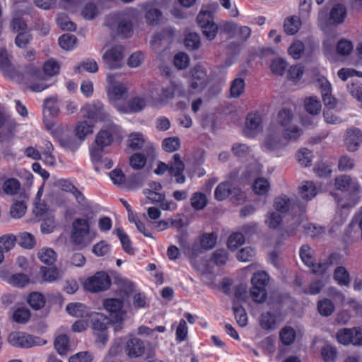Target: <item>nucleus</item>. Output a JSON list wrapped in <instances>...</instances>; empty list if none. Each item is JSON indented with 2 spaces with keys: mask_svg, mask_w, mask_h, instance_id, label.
<instances>
[{
  "mask_svg": "<svg viewBox=\"0 0 362 362\" xmlns=\"http://www.w3.org/2000/svg\"><path fill=\"white\" fill-rule=\"evenodd\" d=\"M60 66L59 63L54 59L47 60L43 66V72L37 67L28 66L25 68L23 74V78L31 83L30 89L34 92H40L48 87L44 83L46 80V75L54 76L59 74Z\"/></svg>",
  "mask_w": 362,
  "mask_h": 362,
  "instance_id": "nucleus-1",
  "label": "nucleus"
},
{
  "mask_svg": "<svg viewBox=\"0 0 362 362\" xmlns=\"http://www.w3.org/2000/svg\"><path fill=\"white\" fill-rule=\"evenodd\" d=\"M59 106L56 98H47L44 102V122L47 130L50 131L54 136H56L61 145L66 148H71L69 139H61L63 133V128L57 127L56 124L49 120V119L56 117L59 113Z\"/></svg>",
  "mask_w": 362,
  "mask_h": 362,
  "instance_id": "nucleus-2",
  "label": "nucleus"
},
{
  "mask_svg": "<svg viewBox=\"0 0 362 362\" xmlns=\"http://www.w3.org/2000/svg\"><path fill=\"white\" fill-rule=\"evenodd\" d=\"M93 218V213L90 211L83 215V218H76L71 226V238L73 243L81 249L88 245L92 239L89 238L90 226Z\"/></svg>",
  "mask_w": 362,
  "mask_h": 362,
  "instance_id": "nucleus-3",
  "label": "nucleus"
},
{
  "mask_svg": "<svg viewBox=\"0 0 362 362\" xmlns=\"http://www.w3.org/2000/svg\"><path fill=\"white\" fill-rule=\"evenodd\" d=\"M124 350L129 358H136L142 356L146 351L144 341H124L122 344L115 343L110 349L109 354L115 356Z\"/></svg>",
  "mask_w": 362,
  "mask_h": 362,
  "instance_id": "nucleus-4",
  "label": "nucleus"
},
{
  "mask_svg": "<svg viewBox=\"0 0 362 362\" xmlns=\"http://www.w3.org/2000/svg\"><path fill=\"white\" fill-rule=\"evenodd\" d=\"M134 10L129 9L113 15L112 19L117 26V33L124 38L131 36L133 31Z\"/></svg>",
  "mask_w": 362,
  "mask_h": 362,
  "instance_id": "nucleus-5",
  "label": "nucleus"
},
{
  "mask_svg": "<svg viewBox=\"0 0 362 362\" xmlns=\"http://www.w3.org/2000/svg\"><path fill=\"white\" fill-rule=\"evenodd\" d=\"M117 130L116 125H110V129H101L97 134L95 138V145L90 151V155L94 160H99L101 158V153L104 147L111 144L112 141V132Z\"/></svg>",
  "mask_w": 362,
  "mask_h": 362,
  "instance_id": "nucleus-6",
  "label": "nucleus"
},
{
  "mask_svg": "<svg viewBox=\"0 0 362 362\" xmlns=\"http://www.w3.org/2000/svg\"><path fill=\"white\" fill-rule=\"evenodd\" d=\"M229 196H231L238 204L243 202L245 199V193L238 188L233 187L230 182H222L218 184L215 189L214 198L221 202Z\"/></svg>",
  "mask_w": 362,
  "mask_h": 362,
  "instance_id": "nucleus-7",
  "label": "nucleus"
},
{
  "mask_svg": "<svg viewBox=\"0 0 362 362\" xmlns=\"http://www.w3.org/2000/svg\"><path fill=\"white\" fill-rule=\"evenodd\" d=\"M111 284L109 275L105 272H97L95 275L88 278L84 282L86 290L96 293L108 289Z\"/></svg>",
  "mask_w": 362,
  "mask_h": 362,
  "instance_id": "nucleus-8",
  "label": "nucleus"
},
{
  "mask_svg": "<svg viewBox=\"0 0 362 362\" xmlns=\"http://www.w3.org/2000/svg\"><path fill=\"white\" fill-rule=\"evenodd\" d=\"M107 91L109 99L112 102H116L122 99L127 93V86L117 80V76L108 74L107 75Z\"/></svg>",
  "mask_w": 362,
  "mask_h": 362,
  "instance_id": "nucleus-9",
  "label": "nucleus"
},
{
  "mask_svg": "<svg viewBox=\"0 0 362 362\" xmlns=\"http://www.w3.org/2000/svg\"><path fill=\"white\" fill-rule=\"evenodd\" d=\"M335 186L337 189L341 191H346L348 189H350L352 191L351 194V203L350 205H355L359 200L361 187L356 182L352 181L350 176L342 175L336 177Z\"/></svg>",
  "mask_w": 362,
  "mask_h": 362,
  "instance_id": "nucleus-10",
  "label": "nucleus"
},
{
  "mask_svg": "<svg viewBox=\"0 0 362 362\" xmlns=\"http://www.w3.org/2000/svg\"><path fill=\"white\" fill-rule=\"evenodd\" d=\"M158 5L157 0H151L143 5L145 22L148 25L156 26L163 19V13L157 8Z\"/></svg>",
  "mask_w": 362,
  "mask_h": 362,
  "instance_id": "nucleus-11",
  "label": "nucleus"
},
{
  "mask_svg": "<svg viewBox=\"0 0 362 362\" xmlns=\"http://www.w3.org/2000/svg\"><path fill=\"white\" fill-rule=\"evenodd\" d=\"M124 47L121 45H116L106 51L103 59L109 69H118L124 57Z\"/></svg>",
  "mask_w": 362,
  "mask_h": 362,
  "instance_id": "nucleus-12",
  "label": "nucleus"
},
{
  "mask_svg": "<svg viewBox=\"0 0 362 362\" xmlns=\"http://www.w3.org/2000/svg\"><path fill=\"white\" fill-rule=\"evenodd\" d=\"M105 310L110 313L111 321L122 322L126 317V312L122 310L123 301L119 298H109L103 301Z\"/></svg>",
  "mask_w": 362,
  "mask_h": 362,
  "instance_id": "nucleus-13",
  "label": "nucleus"
},
{
  "mask_svg": "<svg viewBox=\"0 0 362 362\" xmlns=\"http://www.w3.org/2000/svg\"><path fill=\"white\" fill-rule=\"evenodd\" d=\"M191 73L190 88L193 92L202 91L209 82L206 70L202 66H197L192 70Z\"/></svg>",
  "mask_w": 362,
  "mask_h": 362,
  "instance_id": "nucleus-14",
  "label": "nucleus"
},
{
  "mask_svg": "<svg viewBox=\"0 0 362 362\" xmlns=\"http://www.w3.org/2000/svg\"><path fill=\"white\" fill-rule=\"evenodd\" d=\"M128 146L133 150H139L143 148L146 155H151L154 151V147L151 144H146L142 134L134 132L129 134L128 138Z\"/></svg>",
  "mask_w": 362,
  "mask_h": 362,
  "instance_id": "nucleus-15",
  "label": "nucleus"
},
{
  "mask_svg": "<svg viewBox=\"0 0 362 362\" xmlns=\"http://www.w3.org/2000/svg\"><path fill=\"white\" fill-rule=\"evenodd\" d=\"M173 160L169 165V173L171 176L175 177V181L178 184H183L186 177L183 175L185 170V164L181 160V156L179 153H175L173 157Z\"/></svg>",
  "mask_w": 362,
  "mask_h": 362,
  "instance_id": "nucleus-16",
  "label": "nucleus"
},
{
  "mask_svg": "<svg viewBox=\"0 0 362 362\" xmlns=\"http://www.w3.org/2000/svg\"><path fill=\"white\" fill-rule=\"evenodd\" d=\"M84 110L86 112L85 116L95 121L105 120L109 116L105 111L103 105L98 101L86 105Z\"/></svg>",
  "mask_w": 362,
  "mask_h": 362,
  "instance_id": "nucleus-17",
  "label": "nucleus"
},
{
  "mask_svg": "<svg viewBox=\"0 0 362 362\" xmlns=\"http://www.w3.org/2000/svg\"><path fill=\"white\" fill-rule=\"evenodd\" d=\"M92 327L95 331H100L103 334V339H107L108 336L105 333L107 327L109 320L103 314L94 313L90 315Z\"/></svg>",
  "mask_w": 362,
  "mask_h": 362,
  "instance_id": "nucleus-18",
  "label": "nucleus"
},
{
  "mask_svg": "<svg viewBox=\"0 0 362 362\" xmlns=\"http://www.w3.org/2000/svg\"><path fill=\"white\" fill-rule=\"evenodd\" d=\"M278 356L284 357L288 354H296L301 348L300 341H277Z\"/></svg>",
  "mask_w": 362,
  "mask_h": 362,
  "instance_id": "nucleus-19",
  "label": "nucleus"
},
{
  "mask_svg": "<svg viewBox=\"0 0 362 362\" xmlns=\"http://www.w3.org/2000/svg\"><path fill=\"white\" fill-rule=\"evenodd\" d=\"M362 140V134L358 129H350L345 136V144L349 151L357 150Z\"/></svg>",
  "mask_w": 362,
  "mask_h": 362,
  "instance_id": "nucleus-20",
  "label": "nucleus"
},
{
  "mask_svg": "<svg viewBox=\"0 0 362 362\" xmlns=\"http://www.w3.org/2000/svg\"><path fill=\"white\" fill-rule=\"evenodd\" d=\"M262 117L257 113H250L246 118L245 134L248 136H253L252 131H259L262 129Z\"/></svg>",
  "mask_w": 362,
  "mask_h": 362,
  "instance_id": "nucleus-21",
  "label": "nucleus"
},
{
  "mask_svg": "<svg viewBox=\"0 0 362 362\" xmlns=\"http://www.w3.org/2000/svg\"><path fill=\"white\" fill-rule=\"evenodd\" d=\"M301 198L305 201H310L317 193L315 185L311 181H304L298 187Z\"/></svg>",
  "mask_w": 362,
  "mask_h": 362,
  "instance_id": "nucleus-22",
  "label": "nucleus"
},
{
  "mask_svg": "<svg viewBox=\"0 0 362 362\" xmlns=\"http://www.w3.org/2000/svg\"><path fill=\"white\" fill-rule=\"evenodd\" d=\"M16 238L18 245L24 249L30 250L36 245L37 240L35 235L28 232H21Z\"/></svg>",
  "mask_w": 362,
  "mask_h": 362,
  "instance_id": "nucleus-23",
  "label": "nucleus"
},
{
  "mask_svg": "<svg viewBox=\"0 0 362 362\" xmlns=\"http://www.w3.org/2000/svg\"><path fill=\"white\" fill-rule=\"evenodd\" d=\"M273 207L278 212L287 213L292 207L291 199L286 194H281L274 200Z\"/></svg>",
  "mask_w": 362,
  "mask_h": 362,
  "instance_id": "nucleus-24",
  "label": "nucleus"
},
{
  "mask_svg": "<svg viewBox=\"0 0 362 362\" xmlns=\"http://www.w3.org/2000/svg\"><path fill=\"white\" fill-rule=\"evenodd\" d=\"M337 339H362L361 329L359 327L343 328L336 334Z\"/></svg>",
  "mask_w": 362,
  "mask_h": 362,
  "instance_id": "nucleus-25",
  "label": "nucleus"
},
{
  "mask_svg": "<svg viewBox=\"0 0 362 362\" xmlns=\"http://www.w3.org/2000/svg\"><path fill=\"white\" fill-rule=\"evenodd\" d=\"M259 325L267 331L275 329L278 326L276 315L271 312L263 313L260 316Z\"/></svg>",
  "mask_w": 362,
  "mask_h": 362,
  "instance_id": "nucleus-26",
  "label": "nucleus"
},
{
  "mask_svg": "<svg viewBox=\"0 0 362 362\" xmlns=\"http://www.w3.org/2000/svg\"><path fill=\"white\" fill-rule=\"evenodd\" d=\"M346 8L341 4L334 5L330 11L329 18L335 24L341 23L346 16Z\"/></svg>",
  "mask_w": 362,
  "mask_h": 362,
  "instance_id": "nucleus-27",
  "label": "nucleus"
},
{
  "mask_svg": "<svg viewBox=\"0 0 362 362\" xmlns=\"http://www.w3.org/2000/svg\"><path fill=\"white\" fill-rule=\"evenodd\" d=\"M37 257L42 263L52 265L56 262L57 255L53 249L43 247L39 250Z\"/></svg>",
  "mask_w": 362,
  "mask_h": 362,
  "instance_id": "nucleus-28",
  "label": "nucleus"
},
{
  "mask_svg": "<svg viewBox=\"0 0 362 362\" xmlns=\"http://www.w3.org/2000/svg\"><path fill=\"white\" fill-rule=\"evenodd\" d=\"M317 308L322 316L328 317L334 313L335 306L331 300L323 298L317 301Z\"/></svg>",
  "mask_w": 362,
  "mask_h": 362,
  "instance_id": "nucleus-29",
  "label": "nucleus"
},
{
  "mask_svg": "<svg viewBox=\"0 0 362 362\" xmlns=\"http://www.w3.org/2000/svg\"><path fill=\"white\" fill-rule=\"evenodd\" d=\"M301 25L300 20L297 16L286 18L284 23V30L287 35H294Z\"/></svg>",
  "mask_w": 362,
  "mask_h": 362,
  "instance_id": "nucleus-30",
  "label": "nucleus"
},
{
  "mask_svg": "<svg viewBox=\"0 0 362 362\" xmlns=\"http://www.w3.org/2000/svg\"><path fill=\"white\" fill-rule=\"evenodd\" d=\"M303 337L301 329H295L291 326H284L279 332V339H295Z\"/></svg>",
  "mask_w": 362,
  "mask_h": 362,
  "instance_id": "nucleus-31",
  "label": "nucleus"
},
{
  "mask_svg": "<svg viewBox=\"0 0 362 362\" xmlns=\"http://www.w3.org/2000/svg\"><path fill=\"white\" fill-rule=\"evenodd\" d=\"M66 312L71 316L76 317H83L88 315L86 306L80 303H71L66 305Z\"/></svg>",
  "mask_w": 362,
  "mask_h": 362,
  "instance_id": "nucleus-32",
  "label": "nucleus"
},
{
  "mask_svg": "<svg viewBox=\"0 0 362 362\" xmlns=\"http://www.w3.org/2000/svg\"><path fill=\"white\" fill-rule=\"evenodd\" d=\"M93 125L87 121L78 122L75 127V135L81 140L93 133Z\"/></svg>",
  "mask_w": 362,
  "mask_h": 362,
  "instance_id": "nucleus-33",
  "label": "nucleus"
},
{
  "mask_svg": "<svg viewBox=\"0 0 362 362\" xmlns=\"http://www.w3.org/2000/svg\"><path fill=\"white\" fill-rule=\"evenodd\" d=\"M264 146L269 151H273L281 148L283 144L281 141L280 136L277 134H269L264 141Z\"/></svg>",
  "mask_w": 362,
  "mask_h": 362,
  "instance_id": "nucleus-34",
  "label": "nucleus"
},
{
  "mask_svg": "<svg viewBox=\"0 0 362 362\" xmlns=\"http://www.w3.org/2000/svg\"><path fill=\"white\" fill-rule=\"evenodd\" d=\"M17 243L16 235L9 233L0 237V248L4 252H8L12 250Z\"/></svg>",
  "mask_w": 362,
  "mask_h": 362,
  "instance_id": "nucleus-35",
  "label": "nucleus"
},
{
  "mask_svg": "<svg viewBox=\"0 0 362 362\" xmlns=\"http://www.w3.org/2000/svg\"><path fill=\"white\" fill-rule=\"evenodd\" d=\"M28 303L32 308L38 310L44 307L45 298L42 293L33 292L29 295Z\"/></svg>",
  "mask_w": 362,
  "mask_h": 362,
  "instance_id": "nucleus-36",
  "label": "nucleus"
},
{
  "mask_svg": "<svg viewBox=\"0 0 362 362\" xmlns=\"http://www.w3.org/2000/svg\"><path fill=\"white\" fill-rule=\"evenodd\" d=\"M334 279L341 286H348L350 283L349 274L344 267H338L334 272Z\"/></svg>",
  "mask_w": 362,
  "mask_h": 362,
  "instance_id": "nucleus-37",
  "label": "nucleus"
},
{
  "mask_svg": "<svg viewBox=\"0 0 362 362\" xmlns=\"http://www.w3.org/2000/svg\"><path fill=\"white\" fill-rule=\"evenodd\" d=\"M245 81L242 78H235L230 85V93L233 98H239L245 90Z\"/></svg>",
  "mask_w": 362,
  "mask_h": 362,
  "instance_id": "nucleus-38",
  "label": "nucleus"
},
{
  "mask_svg": "<svg viewBox=\"0 0 362 362\" xmlns=\"http://www.w3.org/2000/svg\"><path fill=\"white\" fill-rule=\"evenodd\" d=\"M216 239L214 233H204L199 238V245L202 249L211 250L216 245Z\"/></svg>",
  "mask_w": 362,
  "mask_h": 362,
  "instance_id": "nucleus-39",
  "label": "nucleus"
},
{
  "mask_svg": "<svg viewBox=\"0 0 362 362\" xmlns=\"http://www.w3.org/2000/svg\"><path fill=\"white\" fill-rule=\"evenodd\" d=\"M293 118V114L290 109L282 108L277 115V123L281 127L288 126Z\"/></svg>",
  "mask_w": 362,
  "mask_h": 362,
  "instance_id": "nucleus-40",
  "label": "nucleus"
},
{
  "mask_svg": "<svg viewBox=\"0 0 362 362\" xmlns=\"http://www.w3.org/2000/svg\"><path fill=\"white\" fill-rule=\"evenodd\" d=\"M233 310L235 315V317L239 325L241 327L245 326L247 322V316L243 307L239 305L238 303L234 302Z\"/></svg>",
  "mask_w": 362,
  "mask_h": 362,
  "instance_id": "nucleus-41",
  "label": "nucleus"
},
{
  "mask_svg": "<svg viewBox=\"0 0 362 362\" xmlns=\"http://www.w3.org/2000/svg\"><path fill=\"white\" fill-rule=\"evenodd\" d=\"M129 165L134 170L143 168L146 163V156L141 153H135L129 157Z\"/></svg>",
  "mask_w": 362,
  "mask_h": 362,
  "instance_id": "nucleus-42",
  "label": "nucleus"
},
{
  "mask_svg": "<svg viewBox=\"0 0 362 362\" xmlns=\"http://www.w3.org/2000/svg\"><path fill=\"white\" fill-rule=\"evenodd\" d=\"M117 235L119 238L123 250L129 255L134 254V249L132 247V242L129 236L124 233L122 228L117 229Z\"/></svg>",
  "mask_w": 362,
  "mask_h": 362,
  "instance_id": "nucleus-43",
  "label": "nucleus"
},
{
  "mask_svg": "<svg viewBox=\"0 0 362 362\" xmlns=\"http://www.w3.org/2000/svg\"><path fill=\"white\" fill-rule=\"evenodd\" d=\"M21 184L19 181L15 178H9L3 184V189L8 195L16 194L20 189Z\"/></svg>",
  "mask_w": 362,
  "mask_h": 362,
  "instance_id": "nucleus-44",
  "label": "nucleus"
},
{
  "mask_svg": "<svg viewBox=\"0 0 362 362\" xmlns=\"http://www.w3.org/2000/svg\"><path fill=\"white\" fill-rule=\"evenodd\" d=\"M40 272L42 273L43 280L47 282H54L61 278L59 272L56 267L47 268L42 267Z\"/></svg>",
  "mask_w": 362,
  "mask_h": 362,
  "instance_id": "nucleus-45",
  "label": "nucleus"
},
{
  "mask_svg": "<svg viewBox=\"0 0 362 362\" xmlns=\"http://www.w3.org/2000/svg\"><path fill=\"white\" fill-rule=\"evenodd\" d=\"M190 201L192 206L196 210L203 209L207 204L206 195L201 192L194 193Z\"/></svg>",
  "mask_w": 362,
  "mask_h": 362,
  "instance_id": "nucleus-46",
  "label": "nucleus"
},
{
  "mask_svg": "<svg viewBox=\"0 0 362 362\" xmlns=\"http://www.w3.org/2000/svg\"><path fill=\"white\" fill-rule=\"evenodd\" d=\"M270 188L268 180L263 177L257 178L253 184V190L255 194L259 195L266 194Z\"/></svg>",
  "mask_w": 362,
  "mask_h": 362,
  "instance_id": "nucleus-47",
  "label": "nucleus"
},
{
  "mask_svg": "<svg viewBox=\"0 0 362 362\" xmlns=\"http://www.w3.org/2000/svg\"><path fill=\"white\" fill-rule=\"evenodd\" d=\"M305 110L311 115H317L321 110L320 101L316 97H310L305 101Z\"/></svg>",
  "mask_w": 362,
  "mask_h": 362,
  "instance_id": "nucleus-48",
  "label": "nucleus"
},
{
  "mask_svg": "<svg viewBox=\"0 0 362 362\" xmlns=\"http://www.w3.org/2000/svg\"><path fill=\"white\" fill-rule=\"evenodd\" d=\"M83 70L89 73H95L98 70V64L95 60L87 59L82 62L80 65L74 68V71L76 73H81Z\"/></svg>",
  "mask_w": 362,
  "mask_h": 362,
  "instance_id": "nucleus-49",
  "label": "nucleus"
},
{
  "mask_svg": "<svg viewBox=\"0 0 362 362\" xmlns=\"http://www.w3.org/2000/svg\"><path fill=\"white\" fill-rule=\"evenodd\" d=\"M11 346L19 349H31L45 345L47 341H8Z\"/></svg>",
  "mask_w": 362,
  "mask_h": 362,
  "instance_id": "nucleus-50",
  "label": "nucleus"
},
{
  "mask_svg": "<svg viewBox=\"0 0 362 362\" xmlns=\"http://www.w3.org/2000/svg\"><path fill=\"white\" fill-rule=\"evenodd\" d=\"M269 281L268 274L265 272H258L252 276L251 283L253 286L266 288Z\"/></svg>",
  "mask_w": 362,
  "mask_h": 362,
  "instance_id": "nucleus-51",
  "label": "nucleus"
},
{
  "mask_svg": "<svg viewBox=\"0 0 362 362\" xmlns=\"http://www.w3.org/2000/svg\"><path fill=\"white\" fill-rule=\"evenodd\" d=\"M76 37L70 34H64L59 38V45L64 50L73 49L76 43Z\"/></svg>",
  "mask_w": 362,
  "mask_h": 362,
  "instance_id": "nucleus-52",
  "label": "nucleus"
},
{
  "mask_svg": "<svg viewBox=\"0 0 362 362\" xmlns=\"http://www.w3.org/2000/svg\"><path fill=\"white\" fill-rule=\"evenodd\" d=\"M57 23L64 30L74 31L76 28V24L65 13L58 15Z\"/></svg>",
  "mask_w": 362,
  "mask_h": 362,
  "instance_id": "nucleus-53",
  "label": "nucleus"
},
{
  "mask_svg": "<svg viewBox=\"0 0 362 362\" xmlns=\"http://www.w3.org/2000/svg\"><path fill=\"white\" fill-rule=\"evenodd\" d=\"M288 64L286 62L281 58L274 59L270 65L272 73L279 76H282L285 73Z\"/></svg>",
  "mask_w": 362,
  "mask_h": 362,
  "instance_id": "nucleus-54",
  "label": "nucleus"
},
{
  "mask_svg": "<svg viewBox=\"0 0 362 362\" xmlns=\"http://www.w3.org/2000/svg\"><path fill=\"white\" fill-rule=\"evenodd\" d=\"M200 37L196 33L187 34L185 39V45L189 50L197 49L200 46Z\"/></svg>",
  "mask_w": 362,
  "mask_h": 362,
  "instance_id": "nucleus-55",
  "label": "nucleus"
},
{
  "mask_svg": "<svg viewBox=\"0 0 362 362\" xmlns=\"http://www.w3.org/2000/svg\"><path fill=\"white\" fill-rule=\"evenodd\" d=\"M302 134V129L297 125H293L285 129L284 138L290 141H295L300 137Z\"/></svg>",
  "mask_w": 362,
  "mask_h": 362,
  "instance_id": "nucleus-56",
  "label": "nucleus"
},
{
  "mask_svg": "<svg viewBox=\"0 0 362 362\" xmlns=\"http://www.w3.org/2000/svg\"><path fill=\"white\" fill-rule=\"evenodd\" d=\"M250 296L253 301L257 303H263L267 298L266 288L252 286L250 290Z\"/></svg>",
  "mask_w": 362,
  "mask_h": 362,
  "instance_id": "nucleus-57",
  "label": "nucleus"
},
{
  "mask_svg": "<svg viewBox=\"0 0 362 362\" xmlns=\"http://www.w3.org/2000/svg\"><path fill=\"white\" fill-rule=\"evenodd\" d=\"M211 261L218 266L225 264L228 261V252L224 249L215 250L211 255Z\"/></svg>",
  "mask_w": 362,
  "mask_h": 362,
  "instance_id": "nucleus-58",
  "label": "nucleus"
},
{
  "mask_svg": "<svg viewBox=\"0 0 362 362\" xmlns=\"http://www.w3.org/2000/svg\"><path fill=\"white\" fill-rule=\"evenodd\" d=\"M296 158L301 166L308 167L311 163L312 153L307 148L300 149L296 154Z\"/></svg>",
  "mask_w": 362,
  "mask_h": 362,
  "instance_id": "nucleus-59",
  "label": "nucleus"
},
{
  "mask_svg": "<svg viewBox=\"0 0 362 362\" xmlns=\"http://www.w3.org/2000/svg\"><path fill=\"white\" fill-rule=\"evenodd\" d=\"M245 242V237L241 233H234L228 238V247L231 250H235Z\"/></svg>",
  "mask_w": 362,
  "mask_h": 362,
  "instance_id": "nucleus-60",
  "label": "nucleus"
},
{
  "mask_svg": "<svg viewBox=\"0 0 362 362\" xmlns=\"http://www.w3.org/2000/svg\"><path fill=\"white\" fill-rule=\"evenodd\" d=\"M321 355L325 362H334L337 357V351L332 346L326 345L322 349Z\"/></svg>",
  "mask_w": 362,
  "mask_h": 362,
  "instance_id": "nucleus-61",
  "label": "nucleus"
},
{
  "mask_svg": "<svg viewBox=\"0 0 362 362\" xmlns=\"http://www.w3.org/2000/svg\"><path fill=\"white\" fill-rule=\"evenodd\" d=\"M305 50L304 44L300 41L296 40L293 42L288 48V54L295 59H298L301 57V54Z\"/></svg>",
  "mask_w": 362,
  "mask_h": 362,
  "instance_id": "nucleus-62",
  "label": "nucleus"
},
{
  "mask_svg": "<svg viewBox=\"0 0 362 362\" xmlns=\"http://www.w3.org/2000/svg\"><path fill=\"white\" fill-rule=\"evenodd\" d=\"M162 146L165 151L174 152L180 147V139L176 136L166 138L163 141Z\"/></svg>",
  "mask_w": 362,
  "mask_h": 362,
  "instance_id": "nucleus-63",
  "label": "nucleus"
},
{
  "mask_svg": "<svg viewBox=\"0 0 362 362\" xmlns=\"http://www.w3.org/2000/svg\"><path fill=\"white\" fill-rule=\"evenodd\" d=\"M26 211V206L22 201L15 202L11 207L10 214L14 218H21Z\"/></svg>",
  "mask_w": 362,
  "mask_h": 362,
  "instance_id": "nucleus-64",
  "label": "nucleus"
}]
</instances>
